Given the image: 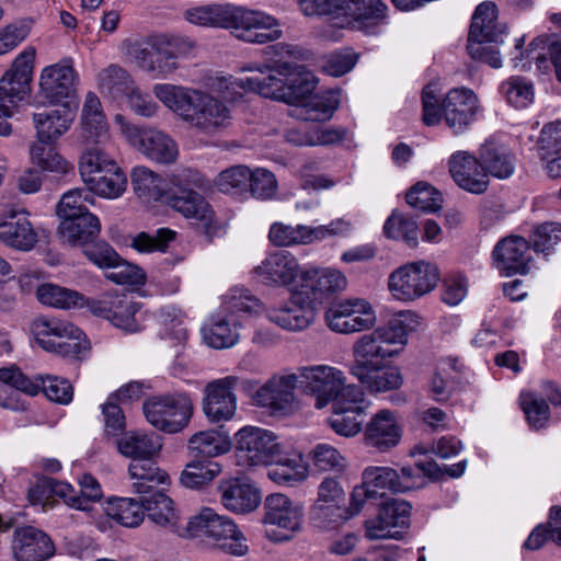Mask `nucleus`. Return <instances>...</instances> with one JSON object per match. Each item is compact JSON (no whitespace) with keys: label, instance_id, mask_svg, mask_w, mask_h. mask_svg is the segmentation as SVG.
Instances as JSON below:
<instances>
[{"label":"nucleus","instance_id":"nucleus-64","mask_svg":"<svg viewBox=\"0 0 561 561\" xmlns=\"http://www.w3.org/2000/svg\"><path fill=\"white\" fill-rule=\"evenodd\" d=\"M383 233L388 239L403 240L413 247L417 244V224L398 211H393L386 220Z\"/></svg>","mask_w":561,"mask_h":561},{"label":"nucleus","instance_id":"nucleus-23","mask_svg":"<svg viewBox=\"0 0 561 561\" xmlns=\"http://www.w3.org/2000/svg\"><path fill=\"white\" fill-rule=\"evenodd\" d=\"M78 75L71 59L44 67L38 76V93L50 104H77Z\"/></svg>","mask_w":561,"mask_h":561},{"label":"nucleus","instance_id":"nucleus-15","mask_svg":"<svg viewBox=\"0 0 561 561\" xmlns=\"http://www.w3.org/2000/svg\"><path fill=\"white\" fill-rule=\"evenodd\" d=\"M305 507L299 501L283 493H273L264 501L266 537L274 542H285L301 531Z\"/></svg>","mask_w":561,"mask_h":561},{"label":"nucleus","instance_id":"nucleus-51","mask_svg":"<svg viewBox=\"0 0 561 561\" xmlns=\"http://www.w3.org/2000/svg\"><path fill=\"white\" fill-rule=\"evenodd\" d=\"M84 184L90 194L106 199H116L127 188V176L123 169L116 164L113 170L100 173L91 180H85Z\"/></svg>","mask_w":561,"mask_h":561},{"label":"nucleus","instance_id":"nucleus-29","mask_svg":"<svg viewBox=\"0 0 561 561\" xmlns=\"http://www.w3.org/2000/svg\"><path fill=\"white\" fill-rule=\"evenodd\" d=\"M345 491L341 482L333 477H325L317 489V497L311 506L314 520L324 526L345 523Z\"/></svg>","mask_w":561,"mask_h":561},{"label":"nucleus","instance_id":"nucleus-19","mask_svg":"<svg viewBox=\"0 0 561 561\" xmlns=\"http://www.w3.org/2000/svg\"><path fill=\"white\" fill-rule=\"evenodd\" d=\"M240 382L237 376H226L207 382L203 389L202 412L208 423L222 425L237 415L238 398L234 389Z\"/></svg>","mask_w":561,"mask_h":561},{"label":"nucleus","instance_id":"nucleus-40","mask_svg":"<svg viewBox=\"0 0 561 561\" xmlns=\"http://www.w3.org/2000/svg\"><path fill=\"white\" fill-rule=\"evenodd\" d=\"M268 465L267 477L278 485L295 486L309 476V465L304 455L295 449L287 450L284 446Z\"/></svg>","mask_w":561,"mask_h":561},{"label":"nucleus","instance_id":"nucleus-39","mask_svg":"<svg viewBox=\"0 0 561 561\" xmlns=\"http://www.w3.org/2000/svg\"><path fill=\"white\" fill-rule=\"evenodd\" d=\"M12 552L16 561H46L54 556L55 547L45 533L26 526L14 531Z\"/></svg>","mask_w":561,"mask_h":561},{"label":"nucleus","instance_id":"nucleus-9","mask_svg":"<svg viewBox=\"0 0 561 561\" xmlns=\"http://www.w3.org/2000/svg\"><path fill=\"white\" fill-rule=\"evenodd\" d=\"M183 530L188 537L198 539L210 548L238 557L248 552L247 539L237 525L210 507H204L192 516Z\"/></svg>","mask_w":561,"mask_h":561},{"label":"nucleus","instance_id":"nucleus-21","mask_svg":"<svg viewBox=\"0 0 561 561\" xmlns=\"http://www.w3.org/2000/svg\"><path fill=\"white\" fill-rule=\"evenodd\" d=\"M0 381L28 394L36 396L41 390L54 402L68 404L73 397V389L67 379L56 376H36L31 378L15 366L0 368Z\"/></svg>","mask_w":561,"mask_h":561},{"label":"nucleus","instance_id":"nucleus-60","mask_svg":"<svg viewBox=\"0 0 561 561\" xmlns=\"http://www.w3.org/2000/svg\"><path fill=\"white\" fill-rule=\"evenodd\" d=\"M159 321L162 325L160 336L162 340H169L174 345L186 341L188 332L185 327V317L176 307H164L159 312Z\"/></svg>","mask_w":561,"mask_h":561},{"label":"nucleus","instance_id":"nucleus-50","mask_svg":"<svg viewBox=\"0 0 561 561\" xmlns=\"http://www.w3.org/2000/svg\"><path fill=\"white\" fill-rule=\"evenodd\" d=\"M36 297L43 305L58 309H81L89 307V300L77 290L54 284H42L36 287Z\"/></svg>","mask_w":561,"mask_h":561},{"label":"nucleus","instance_id":"nucleus-13","mask_svg":"<svg viewBox=\"0 0 561 561\" xmlns=\"http://www.w3.org/2000/svg\"><path fill=\"white\" fill-rule=\"evenodd\" d=\"M31 330L44 350L62 356L78 357L90 347L84 333L67 320L39 317L33 321Z\"/></svg>","mask_w":561,"mask_h":561},{"label":"nucleus","instance_id":"nucleus-42","mask_svg":"<svg viewBox=\"0 0 561 561\" xmlns=\"http://www.w3.org/2000/svg\"><path fill=\"white\" fill-rule=\"evenodd\" d=\"M219 490L224 506L238 514L252 512L261 503L259 489L240 479H230L221 482Z\"/></svg>","mask_w":561,"mask_h":561},{"label":"nucleus","instance_id":"nucleus-12","mask_svg":"<svg viewBox=\"0 0 561 561\" xmlns=\"http://www.w3.org/2000/svg\"><path fill=\"white\" fill-rule=\"evenodd\" d=\"M439 280L440 272L435 263L417 260L392 271L388 288L396 300L412 302L432 293Z\"/></svg>","mask_w":561,"mask_h":561},{"label":"nucleus","instance_id":"nucleus-5","mask_svg":"<svg viewBox=\"0 0 561 561\" xmlns=\"http://www.w3.org/2000/svg\"><path fill=\"white\" fill-rule=\"evenodd\" d=\"M352 354L350 373L369 393L393 391L403 385L400 368L390 364L399 350L387 348L362 335L354 343Z\"/></svg>","mask_w":561,"mask_h":561},{"label":"nucleus","instance_id":"nucleus-47","mask_svg":"<svg viewBox=\"0 0 561 561\" xmlns=\"http://www.w3.org/2000/svg\"><path fill=\"white\" fill-rule=\"evenodd\" d=\"M60 237L71 245H87L99 237L101 222L96 215L85 213L75 216L73 219L60 221L58 227Z\"/></svg>","mask_w":561,"mask_h":561},{"label":"nucleus","instance_id":"nucleus-35","mask_svg":"<svg viewBox=\"0 0 561 561\" xmlns=\"http://www.w3.org/2000/svg\"><path fill=\"white\" fill-rule=\"evenodd\" d=\"M529 243L518 236H510L496 243L493 250V265L505 275L525 274L530 268Z\"/></svg>","mask_w":561,"mask_h":561},{"label":"nucleus","instance_id":"nucleus-31","mask_svg":"<svg viewBox=\"0 0 561 561\" xmlns=\"http://www.w3.org/2000/svg\"><path fill=\"white\" fill-rule=\"evenodd\" d=\"M255 273L264 284L293 288L301 284L304 268L291 253L277 251L268 254L255 268Z\"/></svg>","mask_w":561,"mask_h":561},{"label":"nucleus","instance_id":"nucleus-22","mask_svg":"<svg viewBox=\"0 0 561 561\" xmlns=\"http://www.w3.org/2000/svg\"><path fill=\"white\" fill-rule=\"evenodd\" d=\"M36 49L26 46L0 79V102L14 110L31 92Z\"/></svg>","mask_w":561,"mask_h":561},{"label":"nucleus","instance_id":"nucleus-4","mask_svg":"<svg viewBox=\"0 0 561 561\" xmlns=\"http://www.w3.org/2000/svg\"><path fill=\"white\" fill-rule=\"evenodd\" d=\"M195 44L184 36L167 33L123 41L121 50L145 73L167 79L180 69L179 59L187 57Z\"/></svg>","mask_w":561,"mask_h":561},{"label":"nucleus","instance_id":"nucleus-53","mask_svg":"<svg viewBox=\"0 0 561 561\" xmlns=\"http://www.w3.org/2000/svg\"><path fill=\"white\" fill-rule=\"evenodd\" d=\"M221 473V466L216 461L202 458L188 462L180 474L183 486L199 490L209 485Z\"/></svg>","mask_w":561,"mask_h":561},{"label":"nucleus","instance_id":"nucleus-54","mask_svg":"<svg viewBox=\"0 0 561 561\" xmlns=\"http://www.w3.org/2000/svg\"><path fill=\"white\" fill-rule=\"evenodd\" d=\"M135 84L128 71L118 65H110L98 75L101 92L115 100L126 98Z\"/></svg>","mask_w":561,"mask_h":561},{"label":"nucleus","instance_id":"nucleus-8","mask_svg":"<svg viewBox=\"0 0 561 561\" xmlns=\"http://www.w3.org/2000/svg\"><path fill=\"white\" fill-rule=\"evenodd\" d=\"M341 10L334 25H323L316 30V36L323 42L335 43L343 38V31H358L365 35H378L383 31L387 5L381 0H342Z\"/></svg>","mask_w":561,"mask_h":561},{"label":"nucleus","instance_id":"nucleus-33","mask_svg":"<svg viewBox=\"0 0 561 561\" xmlns=\"http://www.w3.org/2000/svg\"><path fill=\"white\" fill-rule=\"evenodd\" d=\"M296 388H300L297 371L275 375L257 389L254 401L273 411H286L296 400Z\"/></svg>","mask_w":561,"mask_h":561},{"label":"nucleus","instance_id":"nucleus-20","mask_svg":"<svg viewBox=\"0 0 561 561\" xmlns=\"http://www.w3.org/2000/svg\"><path fill=\"white\" fill-rule=\"evenodd\" d=\"M327 325L336 333L350 334L371 329L377 321L373 305L364 298L334 302L325 311Z\"/></svg>","mask_w":561,"mask_h":561},{"label":"nucleus","instance_id":"nucleus-34","mask_svg":"<svg viewBox=\"0 0 561 561\" xmlns=\"http://www.w3.org/2000/svg\"><path fill=\"white\" fill-rule=\"evenodd\" d=\"M77 134L82 145H103L111 140L110 127L101 101L93 92L85 95Z\"/></svg>","mask_w":561,"mask_h":561},{"label":"nucleus","instance_id":"nucleus-49","mask_svg":"<svg viewBox=\"0 0 561 561\" xmlns=\"http://www.w3.org/2000/svg\"><path fill=\"white\" fill-rule=\"evenodd\" d=\"M104 317L123 331L135 333L141 330L140 306L127 297L112 300L104 309Z\"/></svg>","mask_w":561,"mask_h":561},{"label":"nucleus","instance_id":"nucleus-30","mask_svg":"<svg viewBox=\"0 0 561 561\" xmlns=\"http://www.w3.org/2000/svg\"><path fill=\"white\" fill-rule=\"evenodd\" d=\"M37 232L27 215L14 207L0 215V243L18 251H31L37 243Z\"/></svg>","mask_w":561,"mask_h":561},{"label":"nucleus","instance_id":"nucleus-63","mask_svg":"<svg viewBox=\"0 0 561 561\" xmlns=\"http://www.w3.org/2000/svg\"><path fill=\"white\" fill-rule=\"evenodd\" d=\"M398 470L386 466H368L362 472V480L381 499L387 491L397 492Z\"/></svg>","mask_w":561,"mask_h":561},{"label":"nucleus","instance_id":"nucleus-18","mask_svg":"<svg viewBox=\"0 0 561 561\" xmlns=\"http://www.w3.org/2000/svg\"><path fill=\"white\" fill-rule=\"evenodd\" d=\"M331 404L332 414L328 424L335 434L354 437L364 430L363 417L371 407V401L359 386L350 385L346 392Z\"/></svg>","mask_w":561,"mask_h":561},{"label":"nucleus","instance_id":"nucleus-10","mask_svg":"<svg viewBox=\"0 0 561 561\" xmlns=\"http://www.w3.org/2000/svg\"><path fill=\"white\" fill-rule=\"evenodd\" d=\"M506 27L497 22L496 5L493 2L479 4L472 15L468 37V53L492 68L502 67V58L496 49L504 42Z\"/></svg>","mask_w":561,"mask_h":561},{"label":"nucleus","instance_id":"nucleus-3","mask_svg":"<svg viewBox=\"0 0 561 561\" xmlns=\"http://www.w3.org/2000/svg\"><path fill=\"white\" fill-rule=\"evenodd\" d=\"M187 22L204 27L229 30L239 41L264 45L283 37L282 23L268 12L248 5L213 3L184 12Z\"/></svg>","mask_w":561,"mask_h":561},{"label":"nucleus","instance_id":"nucleus-36","mask_svg":"<svg viewBox=\"0 0 561 561\" xmlns=\"http://www.w3.org/2000/svg\"><path fill=\"white\" fill-rule=\"evenodd\" d=\"M28 501L34 506H41L43 512L53 510L58 504V499L68 507H81V500L77 497V491L65 481L41 477L33 483L27 492Z\"/></svg>","mask_w":561,"mask_h":561},{"label":"nucleus","instance_id":"nucleus-48","mask_svg":"<svg viewBox=\"0 0 561 561\" xmlns=\"http://www.w3.org/2000/svg\"><path fill=\"white\" fill-rule=\"evenodd\" d=\"M525 37L522 36L516 39L515 49L512 53V62L514 67H519L523 70L530 69L531 61H535L536 69L539 73H548L551 70V66H553L551 61V57L548 58L545 49H546V41L542 37L535 38L528 46L527 49H524Z\"/></svg>","mask_w":561,"mask_h":561},{"label":"nucleus","instance_id":"nucleus-55","mask_svg":"<svg viewBox=\"0 0 561 561\" xmlns=\"http://www.w3.org/2000/svg\"><path fill=\"white\" fill-rule=\"evenodd\" d=\"M106 515L125 527H138L144 520L142 496L140 502L131 497H117L107 501Z\"/></svg>","mask_w":561,"mask_h":561},{"label":"nucleus","instance_id":"nucleus-59","mask_svg":"<svg viewBox=\"0 0 561 561\" xmlns=\"http://www.w3.org/2000/svg\"><path fill=\"white\" fill-rule=\"evenodd\" d=\"M310 226L307 225H286L276 221L271 225L268 231V240L275 247H291L296 244H309Z\"/></svg>","mask_w":561,"mask_h":561},{"label":"nucleus","instance_id":"nucleus-38","mask_svg":"<svg viewBox=\"0 0 561 561\" xmlns=\"http://www.w3.org/2000/svg\"><path fill=\"white\" fill-rule=\"evenodd\" d=\"M77 107V104L65 102L59 107L34 113L32 119L35 138L58 141L71 128Z\"/></svg>","mask_w":561,"mask_h":561},{"label":"nucleus","instance_id":"nucleus-52","mask_svg":"<svg viewBox=\"0 0 561 561\" xmlns=\"http://www.w3.org/2000/svg\"><path fill=\"white\" fill-rule=\"evenodd\" d=\"M116 164L118 163L115 158L106 152L101 145H85L79 157L78 169L84 183L85 180L113 170Z\"/></svg>","mask_w":561,"mask_h":561},{"label":"nucleus","instance_id":"nucleus-44","mask_svg":"<svg viewBox=\"0 0 561 561\" xmlns=\"http://www.w3.org/2000/svg\"><path fill=\"white\" fill-rule=\"evenodd\" d=\"M301 288L309 290L316 300L317 295L339 293L346 288L347 278L343 272L332 267H304Z\"/></svg>","mask_w":561,"mask_h":561},{"label":"nucleus","instance_id":"nucleus-24","mask_svg":"<svg viewBox=\"0 0 561 561\" xmlns=\"http://www.w3.org/2000/svg\"><path fill=\"white\" fill-rule=\"evenodd\" d=\"M412 506L400 499H387L378 510V514L365 522V534L370 540L399 539L402 529L409 527Z\"/></svg>","mask_w":561,"mask_h":561},{"label":"nucleus","instance_id":"nucleus-43","mask_svg":"<svg viewBox=\"0 0 561 561\" xmlns=\"http://www.w3.org/2000/svg\"><path fill=\"white\" fill-rule=\"evenodd\" d=\"M187 449L197 458L211 459L227 455L232 449L229 433L221 425L195 432L187 440Z\"/></svg>","mask_w":561,"mask_h":561},{"label":"nucleus","instance_id":"nucleus-41","mask_svg":"<svg viewBox=\"0 0 561 561\" xmlns=\"http://www.w3.org/2000/svg\"><path fill=\"white\" fill-rule=\"evenodd\" d=\"M56 142L35 138L28 144V159L41 172L66 175L73 171V164L59 152Z\"/></svg>","mask_w":561,"mask_h":561},{"label":"nucleus","instance_id":"nucleus-27","mask_svg":"<svg viewBox=\"0 0 561 561\" xmlns=\"http://www.w3.org/2000/svg\"><path fill=\"white\" fill-rule=\"evenodd\" d=\"M443 119L454 135L466 133L480 112L479 99L468 88L449 90L442 101Z\"/></svg>","mask_w":561,"mask_h":561},{"label":"nucleus","instance_id":"nucleus-7","mask_svg":"<svg viewBox=\"0 0 561 561\" xmlns=\"http://www.w3.org/2000/svg\"><path fill=\"white\" fill-rule=\"evenodd\" d=\"M262 310L260 300L248 289L234 287L226 296L224 309L213 316L202 328L203 339L213 348H229L240 339L243 320L238 313H259Z\"/></svg>","mask_w":561,"mask_h":561},{"label":"nucleus","instance_id":"nucleus-1","mask_svg":"<svg viewBox=\"0 0 561 561\" xmlns=\"http://www.w3.org/2000/svg\"><path fill=\"white\" fill-rule=\"evenodd\" d=\"M242 72L245 78L215 77L213 92L169 82L152 85V94L168 111L204 136H217L232 123L228 103L236 102L242 93L254 92L263 98L283 101L294 106L289 115L302 121L325 122L341 102L339 90L313 93L318 80L305 66L277 61L274 65L248 64Z\"/></svg>","mask_w":561,"mask_h":561},{"label":"nucleus","instance_id":"nucleus-61","mask_svg":"<svg viewBox=\"0 0 561 561\" xmlns=\"http://www.w3.org/2000/svg\"><path fill=\"white\" fill-rule=\"evenodd\" d=\"M159 321L162 325L160 336L162 340H169L174 345L186 341L188 332L185 327V317L176 307H164L159 312Z\"/></svg>","mask_w":561,"mask_h":561},{"label":"nucleus","instance_id":"nucleus-45","mask_svg":"<svg viewBox=\"0 0 561 561\" xmlns=\"http://www.w3.org/2000/svg\"><path fill=\"white\" fill-rule=\"evenodd\" d=\"M480 160L488 172V178L504 180L508 179L515 171V157L503 145L495 139H488L480 148Z\"/></svg>","mask_w":561,"mask_h":561},{"label":"nucleus","instance_id":"nucleus-56","mask_svg":"<svg viewBox=\"0 0 561 561\" xmlns=\"http://www.w3.org/2000/svg\"><path fill=\"white\" fill-rule=\"evenodd\" d=\"M500 92L511 106L519 110L527 108L535 100L533 81L522 76H512L504 80Z\"/></svg>","mask_w":561,"mask_h":561},{"label":"nucleus","instance_id":"nucleus-25","mask_svg":"<svg viewBox=\"0 0 561 561\" xmlns=\"http://www.w3.org/2000/svg\"><path fill=\"white\" fill-rule=\"evenodd\" d=\"M234 437L240 457L250 466L268 465L283 447L272 431L256 426H243Z\"/></svg>","mask_w":561,"mask_h":561},{"label":"nucleus","instance_id":"nucleus-17","mask_svg":"<svg viewBox=\"0 0 561 561\" xmlns=\"http://www.w3.org/2000/svg\"><path fill=\"white\" fill-rule=\"evenodd\" d=\"M266 319L288 332H301L316 320L317 308L309 290L295 285L290 296L277 305L262 308Z\"/></svg>","mask_w":561,"mask_h":561},{"label":"nucleus","instance_id":"nucleus-26","mask_svg":"<svg viewBox=\"0 0 561 561\" xmlns=\"http://www.w3.org/2000/svg\"><path fill=\"white\" fill-rule=\"evenodd\" d=\"M402 436L403 422L400 414L387 408L374 413L363 430L365 445L379 453H388L397 447Z\"/></svg>","mask_w":561,"mask_h":561},{"label":"nucleus","instance_id":"nucleus-14","mask_svg":"<svg viewBox=\"0 0 561 561\" xmlns=\"http://www.w3.org/2000/svg\"><path fill=\"white\" fill-rule=\"evenodd\" d=\"M146 420L157 430L176 434L186 428L194 414V403L187 392L154 396L144 402Z\"/></svg>","mask_w":561,"mask_h":561},{"label":"nucleus","instance_id":"nucleus-11","mask_svg":"<svg viewBox=\"0 0 561 561\" xmlns=\"http://www.w3.org/2000/svg\"><path fill=\"white\" fill-rule=\"evenodd\" d=\"M114 122L126 142L149 160L170 164L178 159V144L165 131L149 125L131 124L121 114L115 115Z\"/></svg>","mask_w":561,"mask_h":561},{"label":"nucleus","instance_id":"nucleus-57","mask_svg":"<svg viewBox=\"0 0 561 561\" xmlns=\"http://www.w3.org/2000/svg\"><path fill=\"white\" fill-rule=\"evenodd\" d=\"M457 365V359L453 357L443 358L436 364L427 382V390L434 400L444 401L449 398Z\"/></svg>","mask_w":561,"mask_h":561},{"label":"nucleus","instance_id":"nucleus-58","mask_svg":"<svg viewBox=\"0 0 561 561\" xmlns=\"http://www.w3.org/2000/svg\"><path fill=\"white\" fill-rule=\"evenodd\" d=\"M309 458L314 470L319 472L342 473L347 467L346 458L334 446L320 443L309 453Z\"/></svg>","mask_w":561,"mask_h":561},{"label":"nucleus","instance_id":"nucleus-28","mask_svg":"<svg viewBox=\"0 0 561 561\" xmlns=\"http://www.w3.org/2000/svg\"><path fill=\"white\" fill-rule=\"evenodd\" d=\"M83 253L98 267L113 270L106 276L117 284H142L145 282L144 272L137 266L124 262L117 252L104 241L87 245Z\"/></svg>","mask_w":561,"mask_h":561},{"label":"nucleus","instance_id":"nucleus-62","mask_svg":"<svg viewBox=\"0 0 561 561\" xmlns=\"http://www.w3.org/2000/svg\"><path fill=\"white\" fill-rule=\"evenodd\" d=\"M94 197L84 187H76L62 194L58 205L57 215L60 221L66 219H73L75 216H80L90 213L87 204H94Z\"/></svg>","mask_w":561,"mask_h":561},{"label":"nucleus","instance_id":"nucleus-37","mask_svg":"<svg viewBox=\"0 0 561 561\" xmlns=\"http://www.w3.org/2000/svg\"><path fill=\"white\" fill-rule=\"evenodd\" d=\"M421 325V317L411 310L396 313L387 325L379 327L363 336L390 350H399L408 343V335Z\"/></svg>","mask_w":561,"mask_h":561},{"label":"nucleus","instance_id":"nucleus-16","mask_svg":"<svg viewBox=\"0 0 561 561\" xmlns=\"http://www.w3.org/2000/svg\"><path fill=\"white\" fill-rule=\"evenodd\" d=\"M297 374L300 389L314 398L318 410L337 400L351 385L342 369L327 364L300 366Z\"/></svg>","mask_w":561,"mask_h":561},{"label":"nucleus","instance_id":"nucleus-32","mask_svg":"<svg viewBox=\"0 0 561 561\" xmlns=\"http://www.w3.org/2000/svg\"><path fill=\"white\" fill-rule=\"evenodd\" d=\"M448 169L455 183L471 194H482L489 187L488 172L482 167L480 157L477 158L466 150L451 153Z\"/></svg>","mask_w":561,"mask_h":561},{"label":"nucleus","instance_id":"nucleus-2","mask_svg":"<svg viewBox=\"0 0 561 561\" xmlns=\"http://www.w3.org/2000/svg\"><path fill=\"white\" fill-rule=\"evenodd\" d=\"M135 194L146 203L161 202L182 214L185 218L208 228L214 221V211L208 202L190 184L201 185L198 172L185 170L165 180L151 169L137 165L130 173Z\"/></svg>","mask_w":561,"mask_h":561},{"label":"nucleus","instance_id":"nucleus-46","mask_svg":"<svg viewBox=\"0 0 561 561\" xmlns=\"http://www.w3.org/2000/svg\"><path fill=\"white\" fill-rule=\"evenodd\" d=\"M139 495L142 496L144 513L147 512L148 517L154 524L181 534L179 513L169 496L157 491V488L149 493Z\"/></svg>","mask_w":561,"mask_h":561},{"label":"nucleus","instance_id":"nucleus-6","mask_svg":"<svg viewBox=\"0 0 561 561\" xmlns=\"http://www.w3.org/2000/svg\"><path fill=\"white\" fill-rule=\"evenodd\" d=\"M116 446L122 456L130 459L128 476L135 493H149L153 488L169 484V474L154 461V457L162 448L159 435L145 431H129L117 439Z\"/></svg>","mask_w":561,"mask_h":561}]
</instances>
